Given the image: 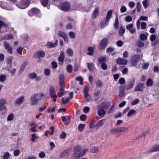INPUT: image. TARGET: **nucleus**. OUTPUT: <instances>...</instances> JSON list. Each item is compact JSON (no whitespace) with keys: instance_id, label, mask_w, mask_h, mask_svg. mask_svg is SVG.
Here are the masks:
<instances>
[{"instance_id":"nucleus-22","label":"nucleus","mask_w":159,"mask_h":159,"mask_svg":"<svg viewBox=\"0 0 159 159\" xmlns=\"http://www.w3.org/2000/svg\"><path fill=\"white\" fill-rule=\"evenodd\" d=\"M89 88L88 87H86L84 89V96L85 98H86V100L87 101H89V100L87 98L89 96Z\"/></svg>"},{"instance_id":"nucleus-40","label":"nucleus","mask_w":159,"mask_h":159,"mask_svg":"<svg viewBox=\"0 0 159 159\" xmlns=\"http://www.w3.org/2000/svg\"><path fill=\"white\" fill-rule=\"evenodd\" d=\"M142 3L144 8L146 9L149 6L148 0H144L143 1Z\"/></svg>"},{"instance_id":"nucleus-26","label":"nucleus","mask_w":159,"mask_h":159,"mask_svg":"<svg viewBox=\"0 0 159 159\" xmlns=\"http://www.w3.org/2000/svg\"><path fill=\"white\" fill-rule=\"evenodd\" d=\"M159 151V145H156L153 146L149 151L150 152H157Z\"/></svg>"},{"instance_id":"nucleus-48","label":"nucleus","mask_w":159,"mask_h":159,"mask_svg":"<svg viewBox=\"0 0 159 159\" xmlns=\"http://www.w3.org/2000/svg\"><path fill=\"white\" fill-rule=\"evenodd\" d=\"M61 101L62 103L63 104H65L66 103L68 102L69 101V98H62Z\"/></svg>"},{"instance_id":"nucleus-27","label":"nucleus","mask_w":159,"mask_h":159,"mask_svg":"<svg viewBox=\"0 0 159 159\" xmlns=\"http://www.w3.org/2000/svg\"><path fill=\"white\" fill-rule=\"evenodd\" d=\"M113 11L112 10H109L107 12L106 16V20L107 21H109L111 17L112 16V13Z\"/></svg>"},{"instance_id":"nucleus-36","label":"nucleus","mask_w":159,"mask_h":159,"mask_svg":"<svg viewBox=\"0 0 159 159\" xmlns=\"http://www.w3.org/2000/svg\"><path fill=\"white\" fill-rule=\"evenodd\" d=\"M54 129V127L53 126H52L51 127L50 129L51 131L50 132L49 130L47 131L45 134V135L47 136L48 134V133H49L50 135H52L53 133Z\"/></svg>"},{"instance_id":"nucleus-5","label":"nucleus","mask_w":159,"mask_h":159,"mask_svg":"<svg viewBox=\"0 0 159 159\" xmlns=\"http://www.w3.org/2000/svg\"><path fill=\"white\" fill-rule=\"evenodd\" d=\"M49 91L51 98L53 99L54 102L56 101V98L57 96L56 94V92L55 89L54 87L53 86H51L49 87Z\"/></svg>"},{"instance_id":"nucleus-21","label":"nucleus","mask_w":159,"mask_h":159,"mask_svg":"<svg viewBox=\"0 0 159 159\" xmlns=\"http://www.w3.org/2000/svg\"><path fill=\"white\" fill-rule=\"evenodd\" d=\"M32 13L34 15H36L39 14L40 13V11L36 8H34L31 9L29 12V14L30 16V13Z\"/></svg>"},{"instance_id":"nucleus-51","label":"nucleus","mask_w":159,"mask_h":159,"mask_svg":"<svg viewBox=\"0 0 159 159\" xmlns=\"http://www.w3.org/2000/svg\"><path fill=\"white\" fill-rule=\"evenodd\" d=\"M14 115L13 114L11 113L9 115L7 118V120L9 121L12 120H13Z\"/></svg>"},{"instance_id":"nucleus-37","label":"nucleus","mask_w":159,"mask_h":159,"mask_svg":"<svg viewBox=\"0 0 159 159\" xmlns=\"http://www.w3.org/2000/svg\"><path fill=\"white\" fill-rule=\"evenodd\" d=\"M99 151V149L97 147H92L90 151L93 153H96L98 152Z\"/></svg>"},{"instance_id":"nucleus-64","label":"nucleus","mask_w":159,"mask_h":159,"mask_svg":"<svg viewBox=\"0 0 159 159\" xmlns=\"http://www.w3.org/2000/svg\"><path fill=\"white\" fill-rule=\"evenodd\" d=\"M69 36L71 39H73L75 37V34L73 32H70L69 33Z\"/></svg>"},{"instance_id":"nucleus-14","label":"nucleus","mask_w":159,"mask_h":159,"mask_svg":"<svg viewBox=\"0 0 159 159\" xmlns=\"http://www.w3.org/2000/svg\"><path fill=\"white\" fill-rule=\"evenodd\" d=\"M116 62L119 65H124L127 63L128 60L125 58H119L117 59Z\"/></svg>"},{"instance_id":"nucleus-24","label":"nucleus","mask_w":159,"mask_h":159,"mask_svg":"<svg viewBox=\"0 0 159 159\" xmlns=\"http://www.w3.org/2000/svg\"><path fill=\"white\" fill-rule=\"evenodd\" d=\"M13 39L14 37L12 34H9L3 36L2 38V40H9L10 39Z\"/></svg>"},{"instance_id":"nucleus-3","label":"nucleus","mask_w":159,"mask_h":159,"mask_svg":"<svg viewBox=\"0 0 159 159\" xmlns=\"http://www.w3.org/2000/svg\"><path fill=\"white\" fill-rule=\"evenodd\" d=\"M108 43V39L106 38H104L100 41L98 46V48L100 50L104 49L107 46Z\"/></svg>"},{"instance_id":"nucleus-47","label":"nucleus","mask_w":159,"mask_h":159,"mask_svg":"<svg viewBox=\"0 0 159 159\" xmlns=\"http://www.w3.org/2000/svg\"><path fill=\"white\" fill-rule=\"evenodd\" d=\"M37 74L35 73H32L29 75V78L30 79H34L36 78Z\"/></svg>"},{"instance_id":"nucleus-39","label":"nucleus","mask_w":159,"mask_h":159,"mask_svg":"<svg viewBox=\"0 0 159 159\" xmlns=\"http://www.w3.org/2000/svg\"><path fill=\"white\" fill-rule=\"evenodd\" d=\"M114 26L116 29H117L119 28L118 19L117 16H116L115 19V22L114 24Z\"/></svg>"},{"instance_id":"nucleus-38","label":"nucleus","mask_w":159,"mask_h":159,"mask_svg":"<svg viewBox=\"0 0 159 159\" xmlns=\"http://www.w3.org/2000/svg\"><path fill=\"white\" fill-rule=\"evenodd\" d=\"M60 90L61 91H64L65 85L64 83H59Z\"/></svg>"},{"instance_id":"nucleus-62","label":"nucleus","mask_w":159,"mask_h":159,"mask_svg":"<svg viewBox=\"0 0 159 159\" xmlns=\"http://www.w3.org/2000/svg\"><path fill=\"white\" fill-rule=\"evenodd\" d=\"M45 154L44 152H40L39 155V157L42 158H44L45 157Z\"/></svg>"},{"instance_id":"nucleus-11","label":"nucleus","mask_w":159,"mask_h":159,"mask_svg":"<svg viewBox=\"0 0 159 159\" xmlns=\"http://www.w3.org/2000/svg\"><path fill=\"white\" fill-rule=\"evenodd\" d=\"M45 56V52L42 50H39L36 52L34 55L35 58H40L42 57H44Z\"/></svg>"},{"instance_id":"nucleus-49","label":"nucleus","mask_w":159,"mask_h":159,"mask_svg":"<svg viewBox=\"0 0 159 159\" xmlns=\"http://www.w3.org/2000/svg\"><path fill=\"white\" fill-rule=\"evenodd\" d=\"M110 132L113 134H117L118 133V127L113 128L110 130Z\"/></svg>"},{"instance_id":"nucleus-16","label":"nucleus","mask_w":159,"mask_h":159,"mask_svg":"<svg viewBox=\"0 0 159 159\" xmlns=\"http://www.w3.org/2000/svg\"><path fill=\"white\" fill-rule=\"evenodd\" d=\"M126 89L125 86L124 85H121L120 87V93L119 96L120 98H122L125 94V89Z\"/></svg>"},{"instance_id":"nucleus-10","label":"nucleus","mask_w":159,"mask_h":159,"mask_svg":"<svg viewBox=\"0 0 159 159\" xmlns=\"http://www.w3.org/2000/svg\"><path fill=\"white\" fill-rule=\"evenodd\" d=\"M111 103L110 102L107 101L102 102L101 104L99 106L100 107L105 110L107 109L111 105Z\"/></svg>"},{"instance_id":"nucleus-29","label":"nucleus","mask_w":159,"mask_h":159,"mask_svg":"<svg viewBox=\"0 0 159 159\" xmlns=\"http://www.w3.org/2000/svg\"><path fill=\"white\" fill-rule=\"evenodd\" d=\"M125 31V29L123 26H120L119 28L118 31L119 35L120 36L123 35Z\"/></svg>"},{"instance_id":"nucleus-43","label":"nucleus","mask_w":159,"mask_h":159,"mask_svg":"<svg viewBox=\"0 0 159 159\" xmlns=\"http://www.w3.org/2000/svg\"><path fill=\"white\" fill-rule=\"evenodd\" d=\"M139 39L142 41H145L147 39V37L145 34H142L140 35Z\"/></svg>"},{"instance_id":"nucleus-41","label":"nucleus","mask_w":159,"mask_h":159,"mask_svg":"<svg viewBox=\"0 0 159 159\" xmlns=\"http://www.w3.org/2000/svg\"><path fill=\"white\" fill-rule=\"evenodd\" d=\"M108 22V21H107L106 20L102 21L100 25L101 27L102 28H103L105 26L107 25Z\"/></svg>"},{"instance_id":"nucleus-13","label":"nucleus","mask_w":159,"mask_h":159,"mask_svg":"<svg viewBox=\"0 0 159 159\" xmlns=\"http://www.w3.org/2000/svg\"><path fill=\"white\" fill-rule=\"evenodd\" d=\"M4 47L5 49L7 50L8 52L10 54L13 53L12 49L9 43L6 41L4 43Z\"/></svg>"},{"instance_id":"nucleus-59","label":"nucleus","mask_w":159,"mask_h":159,"mask_svg":"<svg viewBox=\"0 0 159 159\" xmlns=\"http://www.w3.org/2000/svg\"><path fill=\"white\" fill-rule=\"evenodd\" d=\"M129 31V32L132 34H134L136 31V29L135 28H129V29L127 30Z\"/></svg>"},{"instance_id":"nucleus-1","label":"nucleus","mask_w":159,"mask_h":159,"mask_svg":"<svg viewBox=\"0 0 159 159\" xmlns=\"http://www.w3.org/2000/svg\"><path fill=\"white\" fill-rule=\"evenodd\" d=\"M88 150V149H83L80 146H76L74 148V155L73 157L75 159H78L84 156L86 152Z\"/></svg>"},{"instance_id":"nucleus-45","label":"nucleus","mask_w":159,"mask_h":159,"mask_svg":"<svg viewBox=\"0 0 159 159\" xmlns=\"http://www.w3.org/2000/svg\"><path fill=\"white\" fill-rule=\"evenodd\" d=\"M66 53L69 56H71L73 54V52L70 48L68 49L66 51Z\"/></svg>"},{"instance_id":"nucleus-44","label":"nucleus","mask_w":159,"mask_h":159,"mask_svg":"<svg viewBox=\"0 0 159 159\" xmlns=\"http://www.w3.org/2000/svg\"><path fill=\"white\" fill-rule=\"evenodd\" d=\"M42 5L44 7H46L48 3V0H40Z\"/></svg>"},{"instance_id":"nucleus-19","label":"nucleus","mask_w":159,"mask_h":159,"mask_svg":"<svg viewBox=\"0 0 159 159\" xmlns=\"http://www.w3.org/2000/svg\"><path fill=\"white\" fill-rule=\"evenodd\" d=\"M14 59V57L12 56H9L6 58V63L10 66L12 64V61Z\"/></svg>"},{"instance_id":"nucleus-9","label":"nucleus","mask_w":159,"mask_h":159,"mask_svg":"<svg viewBox=\"0 0 159 159\" xmlns=\"http://www.w3.org/2000/svg\"><path fill=\"white\" fill-rule=\"evenodd\" d=\"M7 104V102L5 99L1 98L0 99V111H2L4 110H6V107L5 105Z\"/></svg>"},{"instance_id":"nucleus-31","label":"nucleus","mask_w":159,"mask_h":159,"mask_svg":"<svg viewBox=\"0 0 159 159\" xmlns=\"http://www.w3.org/2000/svg\"><path fill=\"white\" fill-rule=\"evenodd\" d=\"M146 84L148 87L152 86L153 84V81L150 78L148 79L146 81Z\"/></svg>"},{"instance_id":"nucleus-53","label":"nucleus","mask_w":159,"mask_h":159,"mask_svg":"<svg viewBox=\"0 0 159 159\" xmlns=\"http://www.w3.org/2000/svg\"><path fill=\"white\" fill-rule=\"evenodd\" d=\"M64 79V75L61 74L59 76V83H64L63 81Z\"/></svg>"},{"instance_id":"nucleus-17","label":"nucleus","mask_w":159,"mask_h":159,"mask_svg":"<svg viewBox=\"0 0 159 159\" xmlns=\"http://www.w3.org/2000/svg\"><path fill=\"white\" fill-rule=\"evenodd\" d=\"M25 100V97L24 96L20 97L17 98L14 102L15 104L20 105Z\"/></svg>"},{"instance_id":"nucleus-46","label":"nucleus","mask_w":159,"mask_h":159,"mask_svg":"<svg viewBox=\"0 0 159 159\" xmlns=\"http://www.w3.org/2000/svg\"><path fill=\"white\" fill-rule=\"evenodd\" d=\"M6 76L4 75H0V81L2 82H4L6 79Z\"/></svg>"},{"instance_id":"nucleus-18","label":"nucleus","mask_w":159,"mask_h":159,"mask_svg":"<svg viewBox=\"0 0 159 159\" xmlns=\"http://www.w3.org/2000/svg\"><path fill=\"white\" fill-rule=\"evenodd\" d=\"M98 114L99 116L103 117L104 115L106 114V112L105 110L102 109L101 107L99 106L98 107Z\"/></svg>"},{"instance_id":"nucleus-2","label":"nucleus","mask_w":159,"mask_h":159,"mask_svg":"<svg viewBox=\"0 0 159 159\" xmlns=\"http://www.w3.org/2000/svg\"><path fill=\"white\" fill-rule=\"evenodd\" d=\"M142 57L143 56L141 54L133 56L129 60L131 64V66H134L136 65L138 62L142 59Z\"/></svg>"},{"instance_id":"nucleus-57","label":"nucleus","mask_w":159,"mask_h":159,"mask_svg":"<svg viewBox=\"0 0 159 159\" xmlns=\"http://www.w3.org/2000/svg\"><path fill=\"white\" fill-rule=\"evenodd\" d=\"M47 46L50 48L55 47L54 43L50 42H49L48 43L47 45Z\"/></svg>"},{"instance_id":"nucleus-63","label":"nucleus","mask_w":159,"mask_h":159,"mask_svg":"<svg viewBox=\"0 0 159 159\" xmlns=\"http://www.w3.org/2000/svg\"><path fill=\"white\" fill-rule=\"evenodd\" d=\"M119 82L120 84H123L125 83V80L124 78H121L119 80Z\"/></svg>"},{"instance_id":"nucleus-28","label":"nucleus","mask_w":159,"mask_h":159,"mask_svg":"<svg viewBox=\"0 0 159 159\" xmlns=\"http://www.w3.org/2000/svg\"><path fill=\"white\" fill-rule=\"evenodd\" d=\"M105 120V119H102L99 120L96 125L95 127L96 129L98 128L100 126L102 125Z\"/></svg>"},{"instance_id":"nucleus-60","label":"nucleus","mask_w":159,"mask_h":159,"mask_svg":"<svg viewBox=\"0 0 159 159\" xmlns=\"http://www.w3.org/2000/svg\"><path fill=\"white\" fill-rule=\"evenodd\" d=\"M132 17L129 16H126L125 18V20L128 22H130L132 20Z\"/></svg>"},{"instance_id":"nucleus-30","label":"nucleus","mask_w":159,"mask_h":159,"mask_svg":"<svg viewBox=\"0 0 159 159\" xmlns=\"http://www.w3.org/2000/svg\"><path fill=\"white\" fill-rule=\"evenodd\" d=\"M87 65L88 68L90 71L91 72L93 71L94 68V65L93 63H87Z\"/></svg>"},{"instance_id":"nucleus-42","label":"nucleus","mask_w":159,"mask_h":159,"mask_svg":"<svg viewBox=\"0 0 159 159\" xmlns=\"http://www.w3.org/2000/svg\"><path fill=\"white\" fill-rule=\"evenodd\" d=\"M88 50L89 51L87 52V54L89 55H92L94 53V50L92 47H89L88 48Z\"/></svg>"},{"instance_id":"nucleus-33","label":"nucleus","mask_w":159,"mask_h":159,"mask_svg":"<svg viewBox=\"0 0 159 159\" xmlns=\"http://www.w3.org/2000/svg\"><path fill=\"white\" fill-rule=\"evenodd\" d=\"M24 6L22 7H20L21 9H24L28 7L29 5V0H22Z\"/></svg>"},{"instance_id":"nucleus-34","label":"nucleus","mask_w":159,"mask_h":159,"mask_svg":"<svg viewBox=\"0 0 159 159\" xmlns=\"http://www.w3.org/2000/svg\"><path fill=\"white\" fill-rule=\"evenodd\" d=\"M98 61L100 64H102L104 63L106 61V59L104 57H99L98 58Z\"/></svg>"},{"instance_id":"nucleus-7","label":"nucleus","mask_w":159,"mask_h":159,"mask_svg":"<svg viewBox=\"0 0 159 159\" xmlns=\"http://www.w3.org/2000/svg\"><path fill=\"white\" fill-rule=\"evenodd\" d=\"M71 151V149L70 148L63 151L60 155V157L61 158H65L68 157L70 152Z\"/></svg>"},{"instance_id":"nucleus-50","label":"nucleus","mask_w":159,"mask_h":159,"mask_svg":"<svg viewBox=\"0 0 159 159\" xmlns=\"http://www.w3.org/2000/svg\"><path fill=\"white\" fill-rule=\"evenodd\" d=\"M140 25L141 29H145L146 28L147 24L144 22H143L140 23Z\"/></svg>"},{"instance_id":"nucleus-6","label":"nucleus","mask_w":159,"mask_h":159,"mask_svg":"<svg viewBox=\"0 0 159 159\" xmlns=\"http://www.w3.org/2000/svg\"><path fill=\"white\" fill-rule=\"evenodd\" d=\"M70 8V3L68 2H63L61 5V9L64 11H67Z\"/></svg>"},{"instance_id":"nucleus-52","label":"nucleus","mask_w":159,"mask_h":159,"mask_svg":"<svg viewBox=\"0 0 159 159\" xmlns=\"http://www.w3.org/2000/svg\"><path fill=\"white\" fill-rule=\"evenodd\" d=\"M136 9L138 12H140L141 11V5L140 3L139 2H137L136 4Z\"/></svg>"},{"instance_id":"nucleus-20","label":"nucleus","mask_w":159,"mask_h":159,"mask_svg":"<svg viewBox=\"0 0 159 159\" xmlns=\"http://www.w3.org/2000/svg\"><path fill=\"white\" fill-rule=\"evenodd\" d=\"M99 8L98 7H96L95 10L93 11L92 18L93 19H95L99 14Z\"/></svg>"},{"instance_id":"nucleus-25","label":"nucleus","mask_w":159,"mask_h":159,"mask_svg":"<svg viewBox=\"0 0 159 159\" xmlns=\"http://www.w3.org/2000/svg\"><path fill=\"white\" fill-rule=\"evenodd\" d=\"M64 52L63 51H62L58 57L59 61L61 63H63V62L64 59Z\"/></svg>"},{"instance_id":"nucleus-12","label":"nucleus","mask_w":159,"mask_h":159,"mask_svg":"<svg viewBox=\"0 0 159 159\" xmlns=\"http://www.w3.org/2000/svg\"><path fill=\"white\" fill-rule=\"evenodd\" d=\"M143 84L141 83H138L134 89V91L136 92L140 91L142 92L144 89V87L143 86Z\"/></svg>"},{"instance_id":"nucleus-54","label":"nucleus","mask_w":159,"mask_h":159,"mask_svg":"<svg viewBox=\"0 0 159 159\" xmlns=\"http://www.w3.org/2000/svg\"><path fill=\"white\" fill-rule=\"evenodd\" d=\"M10 154L8 152H7L4 154L3 156L4 159H9L10 157Z\"/></svg>"},{"instance_id":"nucleus-35","label":"nucleus","mask_w":159,"mask_h":159,"mask_svg":"<svg viewBox=\"0 0 159 159\" xmlns=\"http://www.w3.org/2000/svg\"><path fill=\"white\" fill-rule=\"evenodd\" d=\"M85 125L84 124H80L78 126V129L80 132H82L85 128Z\"/></svg>"},{"instance_id":"nucleus-8","label":"nucleus","mask_w":159,"mask_h":159,"mask_svg":"<svg viewBox=\"0 0 159 159\" xmlns=\"http://www.w3.org/2000/svg\"><path fill=\"white\" fill-rule=\"evenodd\" d=\"M134 82L135 79L134 78H132L130 79L127 82V84L125 87L126 89L128 90L132 88L134 86Z\"/></svg>"},{"instance_id":"nucleus-58","label":"nucleus","mask_w":159,"mask_h":159,"mask_svg":"<svg viewBox=\"0 0 159 159\" xmlns=\"http://www.w3.org/2000/svg\"><path fill=\"white\" fill-rule=\"evenodd\" d=\"M80 120L83 121H85L87 119V117L85 115H82L80 116Z\"/></svg>"},{"instance_id":"nucleus-15","label":"nucleus","mask_w":159,"mask_h":159,"mask_svg":"<svg viewBox=\"0 0 159 159\" xmlns=\"http://www.w3.org/2000/svg\"><path fill=\"white\" fill-rule=\"evenodd\" d=\"M58 34L59 37L62 38L65 42L68 41V36L65 33L60 31L58 32Z\"/></svg>"},{"instance_id":"nucleus-4","label":"nucleus","mask_w":159,"mask_h":159,"mask_svg":"<svg viewBox=\"0 0 159 159\" xmlns=\"http://www.w3.org/2000/svg\"><path fill=\"white\" fill-rule=\"evenodd\" d=\"M39 96L38 93H36L31 96V103L32 105H37L38 103L39 100L41 99L38 98Z\"/></svg>"},{"instance_id":"nucleus-61","label":"nucleus","mask_w":159,"mask_h":159,"mask_svg":"<svg viewBox=\"0 0 159 159\" xmlns=\"http://www.w3.org/2000/svg\"><path fill=\"white\" fill-rule=\"evenodd\" d=\"M44 74L45 75L48 76L50 74V70L48 69H45L44 71Z\"/></svg>"},{"instance_id":"nucleus-32","label":"nucleus","mask_w":159,"mask_h":159,"mask_svg":"<svg viewBox=\"0 0 159 159\" xmlns=\"http://www.w3.org/2000/svg\"><path fill=\"white\" fill-rule=\"evenodd\" d=\"M136 112L134 109L130 110L127 114V116L129 117L134 116L136 114Z\"/></svg>"},{"instance_id":"nucleus-23","label":"nucleus","mask_w":159,"mask_h":159,"mask_svg":"<svg viewBox=\"0 0 159 159\" xmlns=\"http://www.w3.org/2000/svg\"><path fill=\"white\" fill-rule=\"evenodd\" d=\"M28 64V62L27 61H25L21 65L20 68L19 70V72L20 74L24 70L25 68Z\"/></svg>"},{"instance_id":"nucleus-56","label":"nucleus","mask_w":159,"mask_h":159,"mask_svg":"<svg viewBox=\"0 0 159 159\" xmlns=\"http://www.w3.org/2000/svg\"><path fill=\"white\" fill-rule=\"evenodd\" d=\"M75 80L78 81H80V84L81 85L83 84V80L82 78L81 77H78L75 78Z\"/></svg>"},{"instance_id":"nucleus-55","label":"nucleus","mask_w":159,"mask_h":159,"mask_svg":"<svg viewBox=\"0 0 159 159\" xmlns=\"http://www.w3.org/2000/svg\"><path fill=\"white\" fill-rule=\"evenodd\" d=\"M72 66L70 65H68L66 67L67 71L69 73L71 72L72 70Z\"/></svg>"}]
</instances>
